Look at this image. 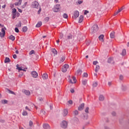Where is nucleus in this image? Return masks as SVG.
<instances>
[{
  "label": "nucleus",
  "mask_w": 129,
  "mask_h": 129,
  "mask_svg": "<svg viewBox=\"0 0 129 129\" xmlns=\"http://www.w3.org/2000/svg\"><path fill=\"white\" fill-rule=\"evenodd\" d=\"M72 37H73V36L72 35V34H69V35H68L67 36V38H66V40H70L71 39H72Z\"/></svg>",
  "instance_id": "dca6fc26"
},
{
  "label": "nucleus",
  "mask_w": 129,
  "mask_h": 129,
  "mask_svg": "<svg viewBox=\"0 0 129 129\" xmlns=\"http://www.w3.org/2000/svg\"><path fill=\"white\" fill-rule=\"evenodd\" d=\"M38 7H39V3L38 2L35 1L32 3L31 8H32V9H38Z\"/></svg>",
  "instance_id": "7ed1b4c3"
},
{
  "label": "nucleus",
  "mask_w": 129,
  "mask_h": 129,
  "mask_svg": "<svg viewBox=\"0 0 129 129\" xmlns=\"http://www.w3.org/2000/svg\"><path fill=\"white\" fill-rule=\"evenodd\" d=\"M89 13V11H87V10H85L84 12V15H87V14H88Z\"/></svg>",
  "instance_id": "6e6d98bb"
},
{
  "label": "nucleus",
  "mask_w": 129,
  "mask_h": 129,
  "mask_svg": "<svg viewBox=\"0 0 129 129\" xmlns=\"http://www.w3.org/2000/svg\"><path fill=\"white\" fill-rule=\"evenodd\" d=\"M97 85H98V83L96 82L95 83L93 84V87H96L97 86Z\"/></svg>",
  "instance_id": "de8ad7c7"
},
{
  "label": "nucleus",
  "mask_w": 129,
  "mask_h": 129,
  "mask_svg": "<svg viewBox=\"0 0 129 129\" xmlns=\"http://www.w3.org/2000/svg\"><path fill=\"white\" fill-rule=\"evenodd\" d=\"M68 102L69 104H72V103H73V102L72 101V100H69L68 101Z\"/></svg>",
  "instance_id": "052dcab7"
},
{
  "label": "nucleus",
  "mask_w": 129,
  "mask_h": 129,
  "mask_svg": "<svg viewBox=\"0 0 129 129\" xmlns=\"http://www.w3.org/2000/svg\"><path fill=\"white\" fill-rule=\"evenodd\" d=\"M74 113L75 115H78L79 112H78V110H75V111H74Z\"/></svg>",
  "instance_id": "f704fd0d"
},
{
  "label": "nucleus",
  "mask_w": 129,
  "mask_h": 129,
  "mask_svg": "<svg viewBox=\"0 0 129 129\" xmlns=\"http://www.w3.org/2000/svg\"><path fill=\"white\" fill-rule=\"evenodd\" d=\"M119 80H123V76L120 75V76H119Z\"/></svg>",
  "instance_id": "603ef678"
},
{
  "label": "nucleus",
  "mask_w": 129,
  "mask_h": 129,
  "mask_svg": "<svg viewBox=\"0 0 129 129\" xmlns=\"http://www.w3.org/2000/svg\"><path fill=\"white\" fill-rule=\"evenodd\" d=\"M83 77H88V74L87 73H84L83 75Z\"/></svg>",
  "instance_id": "ea45409f"
},
{
  "label": "nucleus",
  "mask_w": 129,
  "mask_h": 129,
  "mask_svg": "<svg viewBox=\"0 0 129 129\" xmlns=\"http://www.w3.org/2000/svg\"><path fill=\"white\" fill-rule=\"evenodd\" d=\"M78 3L79 5H81V4H82V3H83V1L79 0Z\"/></svg>",
  "instance_id": "4d7b16f0"
},
{
  "label": "nucleus",
  "mask_w": 129,
  "mask_h": 129,
  "mask_svg": "<svg viewBox=\"0 0 129 129\" xmlns=\"http://www.w3.org/2000/svg\"><path fill=\"white\" fill-rule=\"evenodd\" d=\"M62 17L64 18V19H68V15H67L66 13L63 14Z\"/></svg>",
  "instance_id": "2f4dec72"
},
{
  "label": "nucleus",
  "mask_w": 129,
  "mask_h": 129,
  "mask_svg": "<svg viewBox=\"0 0 129 129\" xmlns=\"http://www.w3.org/2000/svg\"><path fill=\"white\" fill-rule=\"evenodd\" d=\"M13 57L14 58V59H17V55L16 54H14L13 55Z\"/></svg>",
  "instance_id": "0e129e2a"
},
{
  "label": "nucleus",
  "mask_w": 129,
  "mask_h": 129,
  "mask_svg": "<svg viewBox=\"0 0 129 129\" xmlns=\"http://www.w3.org/2000/svg\"><path fill=\"white\" fill-rule=\"evenodd\" d=\"M110 37L111 39H113L114 38V31H112L110 34Z\"/></svg>",
  "instance_id": "412c9836"
},
{
  "label": "nucleus",
  "mask_w": 129,
  "mask_h": 129,
  "mask_svg": "<svg viewBox=\"0 0 129 129\" xmlns=\"http://www.w3.org/2000/svg\"><path fill=\"white\" fill-rule=\"evenodd\" d=\"M120 10L118 9V11L114 14L113 16H116V15H117L119 13H120Z\"/></svg>",
  "instance_id": "37998d69"
},
{
  "label": "nucleus",
  "mask_w": 129,
  "mask_h": 129,
  "mask_svg": "<svg viewBox=\"0 0 129 129\" xmlns=\"http://www.w3.org/2000/svg\"><path fill=\"white\" fill-rule=\"evenodd\" d=\"M34 53H35V51L34 50H31L29 54L30 55H32L33 54H34Z\"/></svg>",
  "instance_id": "3c124183"
},
{
  "label": "nucleus",
  "mask_w": 129,
  "mask_h": 129,
  "mask_svg": "<svg viewBox=\"0 0 129 129\" xmlns=\"http://www.w3.org/2000/svg\"><path fill=\"white\" fill-rule=\"evenodd\" d=\"M100 69V67H99V66H96L95 71L96 73H97V72H98V70H99V69Z\"/></svg>",
  "instance_id": "393cba45"
},
{
  "label": "nucleus",
  "mask_w": 129,
  "mask_h": 129,
  "mask_svg": "<svg viewBox=\"0 0 129 129\" xmlns=\"http://www.w3.org/2000/svg\"><path fill=\"white\" fill-rule=\"evenodd\" d=\"M16 26L18 27V28H21V27H22V22L19 21V24H17Z\"/></svg>",
  "instance_id": "c85d7f7f"
},
{
  "label": "nucleus",
  "mask_w": 129,
  "mask_h": 129,
  "mask_svg": "<svg viewBox=\"0 0 129 129\" xmlns=\"http://www.w3.org/2000/svg\"><path fill=\"white\" fill-rule=\"evenodd\" d=\"M43 128H45V129H50V125H49L47 123L43 124Z\"/></svg>",
  "instance_id": "9d476101"
},
{
  "label": "nucleus",
  "mask_w": 129,
  "mask_h": 129,
  "mask_svg": "<svg viewBox=\"0 0 129 129\" xmlns=\"http://www.w3.org/2000/svg\"><path fill=\"white\" fill-rule=\"evenodd\" d=\"M15 31L16 32V33H19V32H20V30H19V28H18V27H16L15 28Z\"/></svg>",
  "instance_id": "49530a36"
},
{
  "label": "nucleus",
  "mask_w": 129,
  "mask_h": 129,
  "mask_svg": "<svg viewBox=\"0 0 129 129\" xmlns=\"http://www.w3.org/2000/svg\"><path fill=\"white\" fill-rule=\"evenodd\" d=\"M51 51L53 53V54H54V55H57V50L55 48H52L51 49Z\"/></svg>",
  "instance_id": "4be33fe9"
},
{
  "label": "nucleus",
  "mask_w": 129,
  "mask_h": 129,
  "mask_svg": "<svg viewBox=\"0 0 129 129\" xmlns=\"http://www.w3.org/2000/svg\"><path fill=\"white\" fill-rule=\"evenodd\" d=\"M73 80L74 81V83H76V78H75V77H73Z\"/></svg>",
  "instance_id": "864d4df0"
},
{
  "label": "nucleus",
  "mask_w": 129,
  "mask_h": 129,
  "mask_svg": "<svg viewBox=\"0 0 129 129\" xmlns=\"http://www.w3.org/2000/svg\"><path fill=\"white\" fill-rule=\"evenodd\" d=\"M123 10H124V6L122 7L120 9H119V10L121 12Z\"/></svg>",
  "instance_id": "13d9d810"
},
{
  "label": "nucleus",
  "mask_w": 129,
  "mask_h": 129,
  "mask_svg": "<svg viewBox=\"0 0 129 129\" xmlns=\"http://www.w3.org/2000/svg\"><path fill=\"white\" fill-rule=\"evenodd\" d=\"M78 17H79V12L78 11H75L74 16L72 17L73 19H76L77 18H78Z\"/></svg>",
  "instance_id": "39448f33"
},
{
  "label": "nucleus",
  "mask_w": 129,
  "mask_h": 129,
  "mask_svg": "<svg viewBox=\"0 0 129 129\" xmlns=\"http://www.w3.org/2000/svg\"><path fill=\"white\" fill-rule=\"evenodd\" d=\"M116 114V113H115V112H112V115H113V116H115Z\"/></svg>",
  "instance_id": "69168bd1"
},
{
  "label": "nucleus",
  "mask_w": 129,
  "mask_h": 129,
  "mask_svg": "<svg viewBox=\"0 0 129 129\" xmlns=\"http://www.w3.org/2000/svg\"><path fill=\"white\" fill-rule=\"evenodd\" d=\"M74 121H75V122H79V119H78V118L75 117L74 118Z\"/></svg>",
  "instance_id": "7c9ffc66"
},
{
  "label": "nucleus",
  "mask_w": 129,
  "mask_h": 129,
  "mask_svg": "<svg viewBox=\"0 0 129 129\" xmlns=\"http://www.w3.org/2000/svg\"><path fill=\"white\" fill-rule=\"evenodd\" d=\"M64 60H65V56H62L61 57V58H60V62H64Z\"/></svg>",
  "instance_id": "72a5a7b5"
},
{
  "label": "nucleus",
  "mask_w": 129,
  "mask_h": 129,
  "mask_svg": "<svg viewBox=\"0 0 129 129\" xmlns=\"http://www.w3.org/2000/svg\"><path fill=\"white\" fill-rule=\"evenodd\" d=\"M68 114V110L64 109L63 110V116H66V115H67Z\"/></svg>",
  "instance_id": "a211bd4d"
},
{
  "label": "nucleus",
  "mask_w": 129,
  "mask_h": 129,
  "mask_svg": "<svg viewBox=\"0 0 129 129\" xmlns=\"http://www.w3.org/2000/svg\"><path fill=\"white\" fill-rule=\"evenodd\" d=\"M41 113H42V114H46V112L44 111V110L42 109L40 111Z\"/></svg>",
  "instance_id": "8fccbe9b"
},
{
  "label": "nucleus",
  "mask_w": 129,
  "mask_h": 129,
  "mask_svg": "<svg viewBox=\"0 0 129 129\" xmlns=\"http://www.w3.org/2000/svg\"><path fill=\"white\" fill-rule=\"evenodd\" d=\"M97 63H98V61H94L93 62V65H96V64H97Z\"/></svg>",
  "instance_id": "5fc2aeb1"
},
{
  "label": "nucleus",
  "mask_w": 129,
  "mask_h": 129,
  "mask_svg": "<svg viewBox=\"0 0 129 129\" xmlns=\"http://www.w3.org/2000/svg\"><path fill=\"white\" fill-rule=\"evenodd\" d=\"M27 30H28V27H27V26H24L22 28L23 32H26Z\"/></svg>",
  "instance_id": "cd10ccee"
},
{
  "label": "nucleus",
  "mask_w": 129,
  "mask_h": 129,
  "mask_svg": "<svg viewBox=\"0 0 129 129\" xmlns=\"http://www.w3.org/2000/svg\"><path fill=\"white\" fill-rule=\"evenodd\" d=\"M99 100L100 101H103V100H104V96H103L102 95H100L99 97Z\"/></svg>",
  "instance_id": "2eb2a0df"
},
{
  "label": "nucleus",
  "mask_w": 129,
  "mask_h": 129,
  "mask_svg": "<svg viewBox=\"0 0 129 129\" xmlns=\"http://www.w3.org/2000/svg\"><path fill=\"white\" fill-rule=\"evenodd\" d=\"M108 62L110 63L111 64H113L114 63V61H113V58H109L108 59Z\"/></svg>",
  "instance_id": "4468645a"
},
{
  "label": "nucleus",
  "mask_w": 129,
  "mask_h": 129,
  "mask_svg": "<svg viewBox=\"0 0 129 129\" xmlns=\"http://www.w3.org/2000/svg\"><path fill=\"white\" fill-rule=\"evenodd\" d=\"M82 82L83 85H86L87 84V80H83Z\"/></svg>",
  "instance_id": "5701e85b"
},
{
  "label": "nucleus",
  "mask_w": 129,
  "mask_h": 129,
  "mask_svg": "<svg viewBox=\"0 0 129 129\" xmlns=\"http://www.w3.org/2000/svg\"><path fill=\"white\" fill-rule=\"evenodd\" d=\"M98 30V25H97V24H95L92 26V27L91 29V34H94V33H96V32H97Z\"/></svg>",
  "instance_id": "f257e3e1"
},
{
  "label": "nucleus",
  "mask_w": 129,
  "mask_h": 129,
  "mask_svg": "<svg viewBox=\"0 0 129 129\" xmlns=\"http://www.w3.org/2000/svg\"><path fill=\"white\" fill-rule=\"evenodd\" d=\"M12 13L13 14H17V9H16V8H13L12 9Z\"/></svg>",
  "instance_id": "e433bc0d"
},
{
  "label": "nucleus",
  "mask_w": 129,
  "mask_h": 129,
  "mask_svg": "<svg viewBox=\"0 0 129 129\" xmlns=\"http://www.w3.org/2000/svg\"><path fill=\"white\" fill-rule=\"evenodd\" d=\"M88 118V115L87 114L84 115L83 119H87Z\"/></svg>",
  "instance_id": "79ce46f5"
},
{
  "label": "nucleus",
  "mask_w": 129,
  "mask_h": 129,
  "mask_svg": "<svg viewBox=\"0 0 129 129\" xmlns=\"http://www.w3.org/2000/svg\"><path fill=\"white\" fill-rule=\"evenodd\" d=\"M9 39L10 40H12V41H15V36H14L13 35H11L9 37Z\"/></svg>",
  "instance_id": "bb28decb"
},
{
  "label": "nucleus",
  "mask_w": 129,
  "mask_h": 129,
  "mask_svg": "<svg viewBox=\"0 0 129 129\" xmlns=\"http://www.w3.org/2000/svg\"><path fill=\"white\" fill-rule=\"evenodd\" d=\"M16 15H17V13L13 14V17H12L13 20H15V19H16Z\"/></svg>",
  "instance_id": "a18cd8bd"
},
{
  "label": "nucleus",
  "mask_w": 129,
  "mask_h": 129,
  "mask_svg": "<svg viewBox=\"0 0 129 129\" xmlns=\"http://www.w3.org/2000/svg\"><path fill=\"white\" fill-rule=\"evenodd\" d=\"M6 90H7V91H8L9 93H10V94H13L14 95H16V93H15L14 91H11V90L8 88H6Z\"/></svg>",
  "instance_id": "ddd939ff"
},
{
  "label": "nucleus",
  "mask_w": 129,
  "mask_h": 129,
  "mask_svg": "<svg viewBox=\"0 0 129 129\" xmlns=\"http://www.w3.org/2000/svg\"><path fill=\"white\" fill-rule=\"evenodd\" d=\"M2 32L3 33L6 34V31H5V29H4V28H2Z\"/></svg>",
  "instance_id": "e2e57ef3"
},
{
  "label": "nucleus",
  "mask_w": 129,
  "mask_h": 129,
  "mask_svg": "<svg viewBox=\"0 0 129 129\" xmlns=\"http://www.w3.org/2000/svg\"><path fill=\"white\" fill-rule=\"evenodd\" d=\"M5 63H8L9 62H11V59L9 57H6V59L4 61Z\"/></svg>",
  "instance_id": "b1692460"
},
{
  "label": "nucleus",
  "mask_w": 129,
  "mask_h": 129,
  "mask_svg": "<svg viewBox=\"0 0 129 129\" xmlns=\"http://www.w3.org/2000/svg\"><path fill=\"white\" fill-rule=\"evenodd\" d=\"M42 78L44 80H45V79H47V78H48V75L47 74H44L42 75Z\"/></svg>",
  "instance_id": "6ab92c4d"
},
{
  "label": "nucleus",
  "mask_w": 129,
  "mask_h": 129,
  "mask_svg": "<svg viewBox=\"0 0 129 129\" xmlns=\"http://www.w3.org/2000/svg\"><path fill=\"white\" fill-rule=\"evenodd\" d=\"M82 74V70L81 69H78L76 72V75H81Z\"/></svg>",
  "instance_id": "6e6552de"
},
{
  "label": "nucleus",
  "mask_w": 129,
  "mask_h": 129,
  "mask_svg": "<svg viewBox=\"0 0 129 129\" xmlns=\"http://www.w3.org/2000/svg\"><path fill=\"white\" fill-rule=\"evenodd\" d=\"M60 126L62 128H67V126H68V122L63 120L60 123Z\"/></svg>",
  "instance_id": "f03ea898"
},
{
  "label": "nucleus",
  "mask_w": 129,
  "mask_h": 129,
  "mask_svg": "<svg viewBox=\"0 0 129 129\" xmlns=\"http://www.w3.org/2000/svg\"><path fill=\"white\" fill-rule=\"evenodd\" d=\"M126 89V86L122 85V90H123V91L125 90Z\"/></svg>",
  "instance_id": "a19ab883"
},
{
  "label": "nucleus",
  "mask_w": 129,
  "mask_h": 129,
  "mask_svg": "<svg viewBox=\"0 0 129 129\" xmlns=\"http://www.w3.org/2000/svg\"><path fill=\"white\" fill-rule=\"evenodd\" d=\"M103 38H104V35H100L99 36V39L100 40V41H101V42H104V40H103Z\"/></svg>",
  "instance_id": "9b49d317"
},
{
  "label": "nucleus",
  "mask_w": 129,
  "mask_h": 129,
  "mask_svg": "<svg viewBox=\"0 0 129 129\" xmlns=\"http://www.w3.org/2000/svg\"><path fill=\"white\" fill-rule=\"evenodd\" d=\"M23 92H24L26 95H30V94H31V93L29 92V91L27 90H23Z\"/></svg>",
  "instance_id": "f8f14e48"
},
{
  "label": "nucleus",
  "mask_w": 129,
  "mask_h": 129,
  "mask_svg": "<svg viewBox=\"0 0 129 129\" xmlns=\"http://www.w3.org/2000/svg\"><path fill=\"white\" fill-rule=\"evenodd\" d=\"M126 54V51H125V49H123L122 53H121V55H122V56H125V55Z\"/></svg>",
  "instance_id": "a878e982"
},
{
  "label": "nucleus",
  "mask_w": 129,
  "mask_h": 129,
  "mask_svg": "<svg viewBox=\"0 0 129 129\" xmlns=\"http://www.w3.org/2000/svg\"><path fill=\"white\" fill-rule=\"evenodd\" d=\"M69 68V65L66 64H64L62 68H61V71L62 72L65 73L66 71H67V69Z\"/></svg>",
  "instance_id": "20e7f679"
},
{
  "label": "nucleus",
  "mask_w": 129,
  "mask_h": 129,
  "mask_svg": "<svg viewBox=\"0 0 129 129\" xmlns=\"http://www.w3.org/2000/svg\"><path fill=\"white\" fill-rule=\"evenodd\" d=\"M85 112H86V113H89V107H87L85 109Z\"/></svg>",
  "instance_id": "c756f323"
},
{
  "label": "nucleus",
  "mask_w": 129,
  "mask_h": 129,
  "mask_svg": "<svg viewBox=\"0 0 129 129\" xmlns=\"http://www.w3.org/2000/svg\"><path fill=\"white\" fill-rule=\"evenodd\" d=\"M18 65H19V64H17V69H18V70H19V71H22V70H23V69H22V68H21V67H18Z\"/></svg>",
  "instance_id": "c03bdc74"
},
{
  "label": "nucleus",
  "mask_w": 129,
  "mask_h": 129,
  "mask_svg": "<svg viewBox=\"0 0 129 129\" xmlns=\"http://www.w3.org/2000/svg\"><path fill=\"white\" fill-rule=\"evenodd\" d=\"M42 26V22H39L36 25V28H40Z\"/></svg>",
  "instance_id": "aec40b11"
},
{
  "label": "nucleus",
  "mask_w": 129,
  "mask_h": 129,
  "mask_svg": "<svg viewBox=\"0 0 129 129\" xmlns=\"http://www.w3.org/2000/svg\"><path fill=\"white\" fill-rule=\"evenodd\" d=\"M49 20H50V18H49V17H46V18L44 19V21H45V22H46V23H47V22H48V21H49Z\"/></svg>",
  "instance_id": "58836bf2"
},
{
  "label": "nucleus",
  "mask_w": 129,
  "mask_h": 129,
  "mask_svg": "<svg viewBox=\"0 0 129 129\" xmlns=\"http://www.w3.org/2000/svg\"><path fill=\"white\" fill-rule=\"evenodd\" d=\"M58 7H60L59 5H56V6L54 7L53 9V12H54V13H58V12L60 11V8H59Z\"/></svg>",
  "instance_id": "423d86ee"
},
{
  "label": "nucleus",
  "mask_w": 129,
  "mask_h": 129,
  "mask_svg": "<svg viewBox=\"0 0 129 129\" xmlns=\"http://www.w3.org/2000/svg\"><path fill=\"white\" fill-rule=\"evenodd\" d=\"M83 108H84V103L81 104V105L79 106L78 110L81 111L83 110Z\"/></svg>",
  "instance_id": "1a4fd4ad"
},
{
  "label": "nucleus",
  "mask_w": 129,
  "mask_h": 129,
  "mask_svg": "<svg viewBox=\"0 0 129 129\" xmlns=\"http://www.w3.org/2000/svg\"><path fill=\"white\" fill-rule=\"evenodd\" d=\"M31 75L32 77H34V78H37V77H38V73H36V71H33L31 73Z\"/></svg>",
  "instance_id": "0eeeda50"
},
{
  "label": "nucleus",
  "mask_w": 129,
  "mask_h": 129,
  "mask_svg": "<svg viewBox=\"0 0 129 129\" xmlns=\"http://www.w3.org/2000/svg\"><path fill=\"white\" fill-rule=\"evenodd\" d=\"M63 37H64V35H63V34H60L59 38L60 39H62Z\"/></svg>",
  "instance_id": "bf43d9fd"
},
{
  "label": "nucleus",
  "mask_w": 129,
  "mask_h": 129,
  "mask_svg": "<svg viewBox=\"0 0 129 129\" xmlns=\"http://www.w3.org/2000/svg\"><path fill=\"white\" fill-rule=\"evenodd\" d=\"M2 103H3V104H7V103H8V100H2Z\"/></svg>",
  "instance_id": "4c0bfd02"
},
{
  "label": "nucleus",
  "mask_w": 129,
  "mask_h": 129,
  "mask_svg": "<svg viewBox=\"0 0 129 129\" xmlns=\"http://www.w3.org/2000/svg\"><path fill=\"white\" fill-rule=\"evenodd\" d=\"M104 128L105 129H109V127H108L107 126H105Z\"/></svg>",
  "instance_id": "774afa93"
},
{
  "label": "nucleus",
  "mask_w": 129,
  "mask_h": 129,
  "mask_svg": "<svg viewBox=\"0 0 129 129\" xmlns=\"http://www.w3.org/2000/svg\"><path fill=\"white\" fill-rule=\"evenodd\" d=\"M5 35H6V33H2L0 32V37H1V38H4V37H5Z\"/></svg>",
  "instance_id": "c9c22d12"
},
{
  "label": "nucleus",
  "mask_w": 129,
  "mask_h": 129,
  "mask_svg": "<svg viewBox=\"0 0 129 129\" xmlns=\"http://www.w3.org/2000/svg\"><path fill=\"white\" fill-rule=\"evenodd\" d=\"M33 125V121L32 120L29 121V126L32 127Z\"/></svg>",
  "instance_id": "09e8293b"
},
{
  "label": "nucleus",
  "mask_w": 129,
  "mask_h": 129,
  "mask_svg": "<svg viewBox=\"0 0 129 129\" xmlns=\"http://www.w3.org/2000/svg\"><path fill=\"white\" fill-rule=\"evenodd\" d=\"M70 91H71V93H74V89H71L70 90Z\"/></svg>",
  "instance_id": "338daca9"
},
{
  "label": "nucleus",
  "mask_w": 129,
  "mask_h": 129,
  "mask_svg": "<svg viewBox=\"0 0 129 129\" xmlns=\"http://www.w3.org/2000/svg\"><path fill=\"white\" fill-rule=\"evenodd\" d=\"M83 19H84L83 16L81 15V16L79 17V23H81V22L83 21Z\"/></svg>",
  "instance_id": "f3484780"
},
{
  "label": "nucleus",
  "mask_w": 129,
  "mask_h": 129,
  "mask_svg": "<svg viewBox=\"0 0 129 129\" xmlns=\"http://www.w3.org/2000/svg\"><path fill=\"white\" fill-rule=\"evenodd\" d=\"M22 115H23L24 116L28 115V112H27L26 111H23L22 113Z\"/></svg>",
  "instance_id": "473e14b6"
},
{
  "label": "nucleus",
  "mask_w": 129,
  "mask_h": 129,
  "mask_svg": "<svg viewBox=\"0 0 129 129\" xmlns=\"http://www.w3.org/2000/svg\"><path fill=\"white\" fill-rule=\"evenodd\" d=\"M20 4H19V2H16L15 3V6H20Z\"/></svg>",
  "instance_id": "680f3d73"
}]
</instances>
